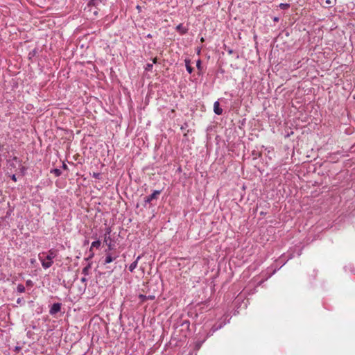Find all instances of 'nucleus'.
Wrapping results in <instances>:
<instances>
[{"label": "nucleus", "instance_id": "23", "mask_svg": "<svg viewBox=\"0 0 355 355\" xmlns=\"http://www.w3.org/2000/svg\"><path fill=\"white\" fill-rule=\"evenodd\" d=\"M177 29H178V30H182V25H181V24L178 25V26H177Z\"/></svg>", "mask_w": 355, "mask_h": 355}, {"label": "nucleus", "instance_id": "3", "mask_svg": "<svg viewBox=\"0 0 355 355\" xmlns=\"http://www.w3.org/2000/svg\"><path fill=\"white\" fill-rule=\"evenodd\" d=\"M60 309H61V304L55 303L53 304V306H51V308L49 311L50 314H51V315L55 314V313H58L59 311H60Z\"/></svg>", "mask_w": 355, "mask_h": 355}, {"label": "nucleus", "instance_id": "25", "mask_svg": "<svg viewBox=\"0 0 355 355\" xmlns=\"http://www.w3.org/2000/svg\"><path fill=\"white\" fill-rule=\"evenodd\" d=\"M141 270H142V272H143V273H144V268H141Z\"/></svg>", "mask_w": 355, "mask_h": 355}, {"label": "nucleus", "instance_id": "17", "mask_svg": "<svg viewBox=\"0 0 355 355\" xmlns=\"http://www.w3.org/2000/svg\"><path fill=\"white\" fill-rule=\"evenodd\" d=\"M101 174L99 173H93L92 176L94 178H99Z\"/></svg>", "mask_w": 355, "mask_h": 355}, {"label": "nucleus", "instance_id": "9", "mask_svg": "<svg viewBox=\"0 0 355 355\" xmlns=\"http://www.w3.org/2000/svg\"><path fill=\"white\" fill-rule=\"evenodd\" d=\"M185 62H186V69L187 70V71L189 73H191L193 72V67L190 65L189 64V60H185Z\"/></svg>", "mask_w": 355, "mask_h": 355}, {"label": "nucleus", "instance_id": "15", "mask_svg": "<svg viewBox=\"0 0 355 355\" xmlns=\"http://www.w3.org/2000/svg\"><path fill=\"white\" fill-rule=\"evenodd\" d=\"M152 69H153V64H149V63H148V64H146V67H145V69H146V71H151V70H152Z\"/></svg>", "mask_w": 355, "mask_h": 355}, {"label": "nucleus", "instance_id": "6", "mask_svg": "<svg viewBox=\"0 0 355 355\" xmlns=\"http://www.w3.org/2000/svg\"><path fill=\"white\" fill-rule=\"evenodd\" d=\"M140 259H141V256H138L137 258L136 259V260L130 265L129 270L130 272H132L137 268L138 261Z\"/></svg>", "mask_w": 355, "mask_h": 355}, {"label": "nucleus", "instance_id": "16", "mask_svg": "<svg viewBox=\"0 0 355 355\" xmlns=\"http://www.w3.org/2000/svg\"><path fill=\"white\" fill-rule=\"evenodd\" d=\"M26 284L27 286L31 287V286H33V282L32 280L28 279V280L26 281Z\"/></svg>", "mask_w": 355, "mask_h": 355}, {"label": "nucleus", "instance_id": "20", "mask_svg": "<svg viewBox=\"0 0 355 355\" xmlns=\"http://www.w3.org/2000/svg\"><path fill=\"white\" fill-rule=\"evenodd\" d=\"M152 61H153V64H156L157 62V58H154L153 59H152Z\"/></svg>", "mask_w": 355, "mask_h": 355}, {"label": "nucleus", "instance_id": "2", "mask_svg": "<svg viewBox=\"0 0 355 355\" xmlns=\"http://www.w3.org/2000/svg\"><path fill=\"white\" fill-rule=\"evenodd\" d=\"M100 3H101V0H91L87 5L89 11L92 12L94 15H97L98 10H99L98 6Z\"/></svg>", "mask_w": 355, "mask_h": 355}, {"label": "nucleus", "instance_id": "5", "mask_svg": "<svg viewBox=\"0 0 355 355\" xmlns=\"http://www.w3.org/2000/svg\"><path fill=\"white\" fill-rule=\"evenodd\" d=\"M214 112L220 115L223 113L222 108L220 107V104L218 101H216L214 104Z\"/></svg>", "mask_w": 355, "mask_h": 355}, {"label": "nucleus", "instance_id": "24", "mask_svg": "<svg viewBox=\"0 0 355 355\" xmlns=\"http://www.w3.org/2000/svg\"><path fill=\"white\" fill-rule=\"evenodd\" d=\"M13 160L17 161V157H13Z\"/></svg>", "mask_w": 355, "mask_h": 355}, {"label": "nucleus", "instance_id": "1", "mask_svg": "<svg viewBox=\"0 0 355 355\" xmlns=\"http://www.w3.org/2000/svg\"><path fill=\"white\" fill-rule=\"evenodd\" d=\"M56 256L57 252L53 249L49 250L46 253H40L39 254V259L41 261L42 267L45 269L50 268L53 263V259Z\"/></svg>", "mask_w": 355, "mask_h": 355}, {"label": "nucleus", "instance_id": "14", "mask_svg": "<svg viewBox=\"0 0 355 355\" xmlns=\"http://www.w3.org/2000/svg\"><path fill=\"white\" fill-rule=\"evenodd\" d=\"M334 2V0H325V4L327 6H331Z\"/></svg>", "mask_w": 355, "mask_h": 355}, {"label": "nucleus", "instance_id": "13", "mask_svg": "<svg viewBox=\"0 0 355 355\" xmlns=\"http://www.w3.org/2000/svg\"><path fill=\"white\" fill-rule=\"evenodd\" d=\"M279 6L281 9L286 10L290 7V5L288 3H280Z\"/></svg>", "mask_w": 355, "mask_h": 355}, {"label": "nucleus", "instance_id": "8", "mask_svg": "<svg viewBox=\"0 0 355 355\" xmlns=\"http://www.w3.org/2000/svg\"><path fill=\"white\" fill-rule=\"evenodd\" d=\"M101 245V241H96L92 243L90 250H92L93 248H98Z\"/></svg>", "mask_w": 355, "mask_h": 355}, {"label": "nucleus", "instance_id": "21", "mask_svg": "<svg viewBox=\"0 0 355 355\" xmlns=\"http://www.w3.org/2000/svg\"><path fill=\"white\" fill-rule=\"evenodd\" d=\"M62 168H63L64 169H65V170L68 169V167H67V164H64V163H63V164H62Z\"/></svg>", "mask_w": 355, "mask_h": 355}, {"label": "nucleus", "instance_id": "4", "mask_svg": "<svg viewBox=\"0 0 355 355\" xmlns=\"http://www.w3.org/2000/svg\"><path fill=\"white\" fill-rule=\"evenodd\" d=\"M160 193V191H154L153 193L150 195L149 196H148L146 199V202H150L153 199H156L158 196V195H159Z\"/></svg>", "mask_w": 355, "mask_h": 355}, {"label": "nucleus", "instance_id": "26", "mask_svg": "<svg viewBox=\"0 0 355 355\" xmlns=\"http://www.w3.org/2000/svg\"><path fill=\"white\" fill-rule=\"evenodd\" d=\"M201 42H204L203 37L201 38Z\"/></svg>", "mask_w": 355, "mask_h": 355}, {"label": "nucleus", "instance_id": "11", "mask_svg": "<svg viewBox=\"0 0 355 355\" xmlns=\"http://www.w3.org/2000/svg\"><path fill=\"white\" fill-rule=\"evenodd\" d=\"M51 173L54 174L55 176L56 177H58L61 175V171L60 169H58V168H54L53 170L51 171Z\"/></svg>", "mask_w": 355, "mask_h": 355}, {"label": "nucleus", "instance_id": "7", "mask_svg": "<svg viewBox=\"0 0 355 355\" xmlns=\"http://www.w3.org/2000/svg\"><path fill=\"white\" fill-rule=\"evenodd\" d=\"M91 268V264H87L82 270V273L84 274L85 276L88 275L89 270Z\"/></svg>", "mask_w": 355, "mask_h": 355}, {"label": "nucleus", "instance_id": "27", "mask_svg": "<svg viewBox=\"0 0 355 355\" xmlns=\"http://www.w3.org/2000/svg\"><path fill=\"white\" fill-rule=\"evenodd\" d=\"M275 21H278V18H275Z\"/></svg>", "mask_w": 355, "mask_h": 355}, {"label": "nucleus", "instance_id": "12", "mask_svg": "<svg viewBox=\"0 0 355 355\" xmlns=\"http://www.w3.org/2000/svg\"><path fill=\"white\" fill-rule=\"evenodd\" d=\"M17 291L19 293H24L25 292V287L22 284H19L17 286Z\"/></svg>", "mask_w": 355, "mask_h": 355}, {"label": "nucleus", "instance_id": "22", "mask_svg": "<svg viewBox=\"0 0 355 355\" xmlns=\"http://www.w3.org/2000/svg\"><path fill=\"white\" fill-rule=\"evenodd\" d=\"M81 282H87V278L86 277L81 278Z\"/></svg>", "mask_w": 355, "mask_h": 355}, {"label": "nucleus", "instance_id": "10", "mask_svg": "<svg viewBox=\"0 0 355 355\" xmlns=\"http://www.w3.org/2000/svg\"><path fill=\"white\" fill-rule=\"evenodd\" d=\"M114 259L115 258L112 257L110 254H108L105 257V263H110L112 262Z\"/></svg>", "mask_w": 355, "mask_h": 355}, {"label": "nucleus", "instance_id": "19", "mask_svg": "<svg viewBox=\"0 0 355 355\" xmlns=\"http://www.w3.org/2000/svg\"><path fill=\"white\" fill-rule=\"evenodd\" d=\"M11 179H12L14 182H16V181H17L16 175H12L11 176Z\"/></svg>", "mask_w": 355, "mask_h": 355}, {"label": "nucleus", "instance_id": "18", "mask_svg": "<svg viewBox=\"0 0 355 355\" xmlns=\"http://www.w3.org/2000/svg\"><path fill=\"white\" fill-rule=\"evenodd\" d=\"M200 64H201V62H200V60H198L197 61V63H196V66H197V67H198V69H200Z\"/></svg>", "mask_w": 355, "mask_h": 355}]
</instances>
